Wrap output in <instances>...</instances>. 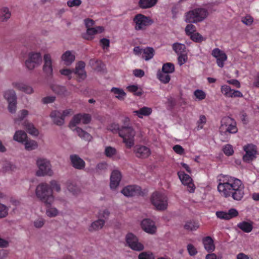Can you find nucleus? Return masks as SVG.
Instances as JSON below:
<instances>
[{"label": "nucleus", "mask_w": 259, "mask_h": 259, "mask_svg": "<svg viewBox=\"0 0 259 259\" xmlns=\"http://www.w3.org/2000/svg\"><path fill=\"white\" fill-rule=\"evenodd\" d=\"M244 187L241 181L236 178L230 177L226 182L220 183L218 190L225 197L231 196L237 201L241 200L244 195Z\"/></svg>", "instance_id": "obj_1"}, {"label": "nucleus", "mask_w": 259, "mask_h": 259, "mask_svg": "<svg viewBox=\"0 0 259 259\" xmlns=\"http://www.w3.org/2000/svg\"><path fill=\"white\" fill-rule=\"evenodd\" d=\"M35 194L36 197L46 207H51L54 201L51 187L46 183H41L37 185L35 189Z\"/></svg>", "instance_id": "obj_2"}, {"label": "nucleus", "mask_w": 259, "mask_h": 259, "mask_svg": "<svg viewBox=\"0 0 259 259\" xmlns=\"http://www.w3.org/2000/svg\"><path fill=\"white\" fill-rule=\"evenodd\" d=\"M123 125L119 131V136L123 139V142L127 148H131L134 145V137L135 132L130 126V119L127 117H123L122 119Z\"/></svg>", "instance_id": "obj_3"}, {"label": "nucleus", "mask_w": 259, "mask_h": 259, "mask_svg": "<svg viewBox=\"0 0 259 259\" xmlns=\"http://www.w3.org/2000/svg\"><path fill=\"white\" fill-rule=\"evenodd\" d=\"M208 15L207 10L199 8L189 11L186 14L185 21L188 23H197L202 21Z\"/></svg>", "instance_id": "obj_4"}, {"label": "nucleus", "mask_w": 259, "mask_h": 259, "mask_svg": "<svg viewBox=\"0 0 259 259\" xmlns=\"http://www.w3.org/2000/svg\"><path fill=\"white\" fill-rule=\"evenodd\" d=\"M84 23L87 29L86 33L83 34L82 37L85 39L92 40L95 34L101 33L104 30V28L103 26L92 27L95 24V21L90 18L85 19Z\"/></svg>", "instance_id": "obj_5"}, {"label": "nucleus", "mask_w": 259, "mask_h": 259, "mask_svg": "<svg viewBox=\"0 0 259 259\" xmlns=\"http://www.w3.org/2000/svg\"><path fill=\"white\" fill-rule=\"evenodd\" d=\"M235 121L229 116L224 117L221 120L220 132L221 135H227L229 134H235L237 132Z\"/></svg>", "instance_id": "obj_6"}, {"label": "nucleus", "mask_w": 259, "mask_h": 259, "mask_svg": "<svg viewBox=\"0 0 259 259\" xmlns=\"http://www.w3.org/2000/svg\"><path fill=\"white\" fill-rule=\"evenodd\" d=\"M151 201L156 209L164 210L167 206V199L166 196L158 192H154L151 196Z\"/></svg>", "instance_id": "obj_7"}, {"label": "nucleus", "mask_w": 259, "mask_h": 259, "mask_svg": "<svg viewBox=\"0 0 259 259\" xmlns=\"http://www.w3.org/2000/svg\"><path fill=\"white\" fill-rule=\"evenodd\" d=\"M38 170L36 172V175L39 177L48 175L51 176L53 174L51 169V165L49 161L46 159L39 158L36 161Z\"/></svg>", "instance_id": "obj_8"}, {"label": "nucleus", "mask_w": 259, "mask_h": 259, "mask_svg": "<svg viewBox=\"0 0 259 259\" xmlns=\"http://www.w3.org/2000/svg\"><path fill=\"white\" fill-rule=\"evenodd\" d=\"M126 245L131 249L136 251H141L144 250V246L139 242L138 238L132 233H128L125 237Z\"/></svg>", "instance_id": "obj_9"}, {"label": "nucleus", "mask_w": 259, "mask_h": 259, "mask_svg": "<svg viewBox=\"0 0 259 259\" xmlns=\"http://www.w3.org/2000/svg\"><path fill=\"white\" fill-rule=\"evenodd\" d=\"M136 30H145L146 27L150 25L153 21L149 18L143 14H138L134 18Z\"/></svg>", "instance_id": "obj_10"}, {"label": "nucleus", "mask_w": 259, "mask_h": 259, "mask_svg": "<svg viewBox=\"0 0 259 259\" xmlns=\"http://www.w3.org/2000/svg\"><path fill=\"white\" fill-rule=\"evenodd\" d=\"M4 97L8 102V109L11 113H15L16 110L17 97L13 90H8L4 93Z\"/></svg>", "instance_id": "obj_11"}, {"label": "nucleus", "mask_w": 259, "mask_h": 259, "mask_svg": "<svg viewBox=\"0 0 259 259\" xmlns=\"http://www.w3.org/2000/svg\"><path fill=\"white\" fill-rule=\"evenodd\" d=\"M42 61L41 55L40 53H30L29 58L25 62L26 67L29 70H32L38 65Z\"/></svg>", "instance_id": "obj_12"}, {"label": "nucleus", "mask_w": 259, "mask_h": 259, "mask_svg": "<svg viewBox=\"0 0 259 259\" xmlns=\"http://www.w3.org/2000/svg\"><path fill=\"white\" fill-rule=\"evenodd\" d=\"M243 149L245 152V155L243 156L244 161L249 163L255 158V155L257 154V148L255 145L252 144H247L243 147Z\"/></svg>", "instance_id": "obj_13"}, {"label": "nucleus", "mask_w": 259, "mask_h": 259, "mask_svg": "<svg viewBox=\"0 0 259 259\" xmlns=\"http://www.w3.org/2000/svg\"><path fill=\"white\" fill-rule=\"evenodd\" d=\"M91 120L90 114H76L70 122V127H74L79 123L88 124Z\"/></svg>", "instance_id": "obj_14"}, {"label": "nucleus", "mask_w": 259, "mask_h": 259, "mask_svg": "<svg viewBox=\"0 0 259 259\" xmlns=\"http://www.w3.org/2000/svg\"><path fill=\"white\" fill-rule=\"evenodd\" d=\"M178 174L182 183L187 186L188 191L190 193L194 192L195 187L192 182V178L184 172H179Z\"/></svg>", "instance_id": "obj_15"}, {"label": "nucleus", "mask_w": 259, "mask_h": 259, "mask_svg": "<svg viewBox=\"0 0 259 259\" xmlns=\"http://www.w3.org/2000/svg\"><path fill=\"white\" fill-rule=\"evenodd\" d=\"M142 229L146 233L154 234L156 231L155 223L149 219H143L141 222Z\"/></svg>", "instance_id": "obj_16"}, {"label": "nucleus", "mask_w": 259, "mask_h": 259, "mask_svg": "<svg viewBox=\"0 0 259 259\" xmlns=\"http://www.w3.org/2000/svg\"><path fill=\"white\" fill-rule=\"evenodd\" d=\"M211 55L217 59L218 66L221 68L223 67L224 62L227 59L226 54L219 48H215L212 51Z\"/></svg>", "instance_id": "obj_17"}, {"label": "nucleus", "mask_w": 259, "mask_h": 259, "mask_svg": "<svg viewBox=\"0 0 259 259\" xmlns=\"http://www.w3.org/2000/svg\"><path fill=\"white\" fill-rule=\"evenodd\" d=\"M70 164L75 169L82 170L85 166V161L77 154H72L69 156Z\"/></svg>", "instance_id": "obj_18"}, {"label": "nucleus", "mask_w": 259, "mask_h": 259, "mask_svg": "<svg viewBox=\"0 0 259 259\" xmlns=\"http://www.w3.org/2000/svg\"><path fill=\"white\" fill-rule=\"evenodd\" d=\"M85 66V64L83 61H79L76 65L74 73L77 77V81L79 82L84 80L87 77L86 72L84 70Z\"/></svg>", "instance_id": "obj_19"}, {"label": "nucleus", "mask_w": 259, "mask_h": 259, "mask_svg": "<svg viewBox=\"0 0 259 259\" xmlns=\"http://www.w3.org/2000/svg\"><path fill=\"white\" fill-rule=\"evenodd\" d=\"M122 176L120 171L118 170H113L110 176V188L112 190L116 189L119 186L121 180Z\"/></svg>", "instance_id": "obj_20"}, {"label": "nucleus", "mask_w": 259, "mask_h": 259, "mask_svg": "<svg viewBox=\"0 0 259 259\" xmlns=\"http://www.w3.org/2000/svg\"><path fill=\"white\" fill-rule=\"evenodd\" d=\"M216 215L220 219L229 220L237 217L238 215V212L235 208H231L228 212L223 211H217Z\"/></svg>", "instance_id": "obj_21"}, {"label": "nucleus", "mask_w": 259, "mask_h": 259, "mask_svg": "<svg viewBox=\"0 0 259 259\" xmlns=\"http://www.w3.org/2000/svg\"><path fill=\"white\" fill-rule=\"evenodd\" d=\"M44 65L43 66L44 71L48 75H52L53 72L52 62L50 54H45L44 57Z\"/></svg>", "instance_id": "obj_22"}, {"label": "nucleus", "mask_w": 259, "mask_h": 259, "mask_svg": "<svg viewBox=\"0 0 259 259\" xmlns=\"http://www.w3.org/2000/svg\"><path fill=\"white\" fill-rule=\"evenodd\" d=\"M135 152L137 157L145 158L148 157L151 154L150 150L149 148L140 146L135 148Z\"/></svg>", "instance_id": "obj_23"}, {"label": "nucleus", "mask_w": 259, "mask_h": 259, "mask_svg": "<svg viewBox=\"0 0 259 259\" xmlns=\"http://www.w3.org/2000/svg\"><path fill=\"white\" fill-rule=\"evenodd\" d=\"M12 85L17 90L26 94H30L33 92V90L31 86L28 85L22 82H13Z\"/></svg>", "instance_id": "obj_24"}, {"label": "nucleus", "mask_w": 259, "mask_h": 259, "mask_svg": "<svg viewBox=\"0 0 259 259\" xmlns=\"http://www.w3.org/2000/svg\"><path fill=\"white\" fill-rule=\"evenodd\" d=\"M140 190V187L136 185H130L124 188L121 193L125 196L130 197L136 195Z\"/></svg>", "instance_id": "obj_25"}, {"label": "nucleus", "mask_w": 259, "mask_h": 259, "mask_svg": "<svg viewBox=\"0 0 259 259\" xmlns=\"http://www.w3.org/2000/svg\"><path fill=\"white\" fill-rule=\"evenodd\" d=\"M204 248L209 252H212L214 250L215 245L214 244L212 238L210 236H207L202 239Z\"/></svg>", "instance_id": "obj_26"}, {"label": "nucleus", "mask_w": 259, "mask_h": 259, "mask_svg": "<svg viewBox=\"0 0 259 259\" xmlns=\"http://www.w3.org/2000/svg\"><path fill=\"white\" fill-rule=\"evenodd\" d=\"M105 221L102 219H99L93 222L89 227V231L93 232L101 229L105 225Z\"/></svg>", "instance_id": "obj_27"}, {"label": "nucleus", "mask_w": 259, "mask_h": 259, "mask_svg": "<svg viewBox=\"0 0 259 259\" xmlns=\"http://www.w3.org/2000/svg\"><path fill=\"white\" fill-rule=\"evenodd\" d=\"M22 124L29 134L35 137L39 135L38 130L31 123L26 120L23 122Z\"/></svg>", "instance_id": "obj_28"}, {"label": "nucleus", "mask_w": 259, "mask_h": 259, "mask_svg": "<svg viewBox=\"0 0 259 259\" xmlns=\"http://www.w3.org/2000/svg\"><path fill=\"white\" fill-rule=\"evenodd\" d=\"M62 60L66 65H70L75 60V56L71 51H66L62 56Z\"/></svg>", "instance_id": "obj_29"}, {"label": "nucleus", "mask_w": 259, "mask_h": 259, "mask_svg": "<svg viewBox=\"0 0 259 259\" xmlns=\"http://www.w3.org/2000/svg\"><path fill=\"white\" fill-rule=\"evenodd\" d=\"M237 227L245 233L250 232L253 229V223L251 222L243 221L237 224Z\"/></svg>", "instance_id": "obj_30"}, {"label": "nucleus", "mask_w": 259, "mask_h": 259, "mask_svg": "<svg viewBox=\"0 0 259 259\" xmlns=\"http://www.w3.org/2000/svg\"><path fill=\"white\" fill-rule=\"evenodd\" d=\"M154 50L151 47H146L143 49L142 57L146 61L151 59L154 55Z\"/></svg>", "instance_id": "obj_31"}, {"label": "nucleus", "mask_w": 259, "mask_h": 259, "mask_svg": "<svg viewBox=\"0 0 259 259\" xmlns=\"http://www.w3.org/2000/svg\"><path fill=\"white\" fill-rule=\"evenodd\" d=\"M27 138L26 133L23 131H18L16 132L14 135L13 139L15 141L20 143L25 142Z\"/></svg>", "instance_id": "obj_32"}, {"label": "nucleus", "mask_w": 259, "mask_h": 259, "mask_svg": "<svg viewBox=\"0 0 259 259\" xmlns=\"http://www.w3.org/2000/svg\"><path fill=\"white\" fill-rule=\"evenodd\" d=\"M66 114H51L54 123L57 125H62L64 123V118Z\"/></svg>", "instance_id": "obj_33"}, {"label": "nucleus", "mask_w": 259, "mask_h": 259, "mask_svg": "<svg viewBox=\"0 0 259 259\" xmlns=\"http://www.w3.org/2000/svg\"><path fill=\"white\" fill-rule=\"evenodd\" d=\"M157 2V0H140L139 5L142 9H147L154 6Z\"/></svg>", "instance_id": "obj_34"}, {"label": "nucleus", "mask_w": 259, "mask_h": 259, "mask_svg": "<svg viewBox=\"0 0 259 259\" xmlns=\"http://www.w3.org/2000/svg\"><path fill=\"white\" fill-rule=\"evenodd\" d=\"M11 16V13L7 7H3L0 10V20L5 21L8 20Z\"/></svg>", "instance_id": "obj_35"}, {"label": "nucleus", "mask_w": 259, "mask_h": 259, "mask_svg": "<svg viewBox=\"0 0 259 259\" xmlns=\"http://www.w3.org/2000/svg\"><path fill=\"white\" fill-rule=\"evenodd\" d=\"M111 92L115 95V97L120 100H124L126 96V93L124 91L119 88H112L111 90Z\"/></svg>", "instance_id": "obj_36"}, {"label": "nucleus", "mask_w": 259, "mask_h": 259, "mask_svg": "<svg viewBox=\"0 0 259 259\" xmlns=\"http://www.w3.org/2000/svg\"><path fill=\"white\" fill-rule=\"evenodd\" d=\"M90 64L94 70L97 71H101L104 66V64L101 61L94 59L90 60Z\"/></svg>", "instance_id": "obj_37"}, {"label": "nucleus", "mask_w": 259, "mask_h": 259, "mask_svg": "<svg viewBox=\"0 0 259 259\" xmlns=\"http://www.w3.org/2000/svg\"><path fill=\"white\" fill-rule=\"evenodd\" d=\"M169 73H166L162 71L158 72L157 76L158 79L163 83H168L170 79V75H168Z\"/></svg>", "instance_id": "obj_38"}, {"label": "nucleus", "mask_w": 259, "mask_h": 259, "mask_svg": "<svg viewBox=\"0 0 259 259\" xmlns=\"http://www.w3.org/2000/svg\"><path fill=\"white\" fill-rule=\"evenodd\" d=\"M38 144L33 140H26L25 142V148L27 151H31L37 149Z\"/></svg>", "instance_id": "obj_39"}, {"label": "nucleus", "mask_w": 259, "mask_h": 259, "mask_svg": "<svg viewBox=\"0 0 259 259\" xmlns=\"http://www.w3.org/2000/svg\"><path fill=\"white\" fill-rule=\"evenodd\" d=\"M199 225L198 222L194 221H189L186 223L184 228L189 231H194L198 229Z\"/></svg>", "instance_id": "obj_40"}, {"label": "nucleus", "mask_w": 259, "mask_h": 259, "mask_svg": "<svg viewBox=\"0 0 259 259\" xmlns=\"http://www.w3.org/2000/svg\"><path fill=\"white\" fill-rule=\"evenodd\" d=\"M194 100L195 101H202L204 100L206 96V93L202 90L197 89L193 93Z\"/></svg>", "instance_id": "obj_41"}, {"label": "nucleus", "mask_w": 259, "mask_h": 259, "mask_svg": "<svg viewBox=\"0 0 259 259\" xmlns=\"http://www.w3.org/2000/svg\"><path fill=\"white\" fill-rule=\"evenodd\" d=\"M75 131H76L78 136L80 138L85 140H90L91 139V135L87 133L86 132L83 131L81 128L79 127H77L75 128Z\"/></svg>", "instance_id": "obj_42"}, {"label": "nucleus", "mask_w": 259, "mask_h": 259, "mask_svg": "<svg viewBox=\"0 0 259 259\" xmlns=\"http://www.w3.org/2000/svg\"><path fill=\"white\" fill-rule=\"evenodd\" d=\"M185 46L180 43H175L172 45V49L177 54H182V53L185 52Z\"/></svg>", "instance_id": "obj_43"}, {"label": "nucleus", "mask_w": 259, "mask_h": 259, "mask_svg": "<svg viewBox=\"0 0 259 259\" xmlns=\"http://www.w3.org/2000/svg\"><path fill=\"white\" fill-rule=\"evenodd\" d=\"M138 259H155V256L151 251H143L139 254Z\"/></svg>", "instance_id": "obj_44"}, {"label": "nucleus", "mask_w": 259, "mask_h": 259, "mask_svg": "<svg viewBox=\"0 0 259 259\" xmlns=\"http://www.w3.org/2000/svg\"><path fill=\"white\" fill-rule=\"evenodd\" d=\"M161 71L166 73H172L175 71L174 65L171 63H165L163 65Z\"/></svg>", "instance_id": "obj_45"}, {"label": "nucleus", "mask_w": 259, "mask_h": 259, "mask_svg": "<svg viewBox=\"0 0 259 259\" xmlns=\"http://www.w3.org/2000/svg\"><path fill=\"white\" fill-rule=\"evenodd\" d=\"M222 93L226 97L230 98L232 93L233 89H231L230 87L227 85H223L221 88Z\"/></svg>", "instance_id": "obj_46"}, {"label": "nucleus", "mask_w": 259, "mask_h": 259, "mask_svg": "<svg viewBox=\"0 0 259 259\" xmlns=\"http://www.w3.org/2000/svg\"><path fill=\"white\" fill-rule=\"evenodd\" d=\"M53 91L56 94L60 95H65V88L59 85H54L52 87Z\"/></svg>", "instance_id": "obj_47"}, {"label": "nucleus", "mask_w": 259, "mask_h": 259, "mask_svg": "<svg viewBox=\"0 0 259 259\" xmlns=\"http://www.w3.org/2000/svg\"><path fill=\"white\" fill-rule=\"evenodd\" d=\"M46 210V214L49 217H55L58 214V211L56 208L49 207Z\"/></svg>", "instance_id": "obj_48"}, {"label": "nucleus", "mask_w": 259, "mask_h": 259, "mask_svg": "<svg viewBox=\"0 0 259 259\" xmlns=\"http://www.w3.org/2000/svg\"><path fill=\"white\" fill-rule=\"evenodd\" d=\"M16 168L15 166L9 162H6L3 166V170L4 172L13 171Z\"/></svg>", "instance_id": "obj_49"}, {"label": "nucleus", "mask_w": 259, "mask_h": 259, "mask_svg": "<svg viewBox=\"0 0 259 259\" xmlns=\"http://www.w3.org/2000/svg\"><path fill=\"white\" fill-rule=\"evenodd\" d=\"M107 168V164L105 162H100L98 163L95 168L96 172L99 173L101 171H104Z\"/></svg>", "instance_id": "obj_50"}, {"label": "nucleus", "mask_w": 259, "mask_h": 259, "mask_svg": "<svg viewBox=\"0 0 259 259\" xmlns=\"http://www.w3.org/2000/svg\"><path fill=\"white\" fill-rule=\"evenodd\" d=\"M116 149L112 147L109 146L106 148L105 150V155L109 157H112V156L116 154Z\"/></svg>", "instance_id": "obj_51"}, {"label": "nucleus", "mask_w": 259, "mask_h": 259, "mask_svg": "<svg viewBox=\"0 0 259 259\" xmlns=\"http://www.w3.org/2000/svg\"><path fill=\"white\" fill-rule=\"evenodd\" d=\"M191 39L195 42H202L204 39L203 36L199 33H194L190 35Z\"/></svg>", "instance_id": "obj_52"}, {"label": "nucleus", "mask_w": 259, "mask_h": 259, "mask_svg": "<svg viewBox=\"0 0 259 259\" xmlns=\"http://www.w3.org/2000/svg\"><path fill=\"white\" fill-rule=\"evenodd\" d=\"M185 31L187 35H191L196 31V27L193 24H188L186 27Z\"/></svg>", "instance_id": "obj_53"}, {"label": "nucleus", "mask_w": 259, "mask_h": 259, "mask_svg": "<svg viewBox=\"0 0 259 259\" xmlns=\"http://www.w3.org/2000/svg\"><path fill=\"white\" fill-rule=\"evenodd\" d=\"M223 151L228 156L232 155L234 152L232 146L229 144L226 145L224 147Z\"/></svg>", "instance_id": "obj_54"}, {"label": "nucleus", "mask_w": 259, "mask_h": 259, "mask_svg": "<svg viewBox=\"0 0 259 259\" xmlns=\"http://www.w3.org/2000/svg\"><path fill=\"white\" fill-rule=\"evenodd\" d=\"M206 117L204 115H201L200 116L199 120L197 121V130H199L200 129L202 128L204 124L206 123Z\"/></svg>", "instance_id": "obj_55"}, {"label": "nucleus", "mask_w": 259, "mask_h": 259, "mask_svg": "<svg viewBox=\"0 0 259 259\" xmlns=\"http://www.w3.org/2000/svg\"><path fill=\"white\" fill-rule=\"evenodd\" d=\"M100 44L104 50L108 49L110 46V40L106 38H102L100 40Z\"/></svg>", "instance_id": "obj_56"}, {"label": "nucleus", "mask_w": 259, "mask_h": 259, "mask_svg": "<svg viewBox=\"0 0 259 259\" xmlns=\"http://www.w3.org/2000/svg\"><path fill=\"white\" fill-rule=\"evenodd\" d=\"M127 90L131 92L134 93L137 96H141L142 95V93L141 92H138V87L136 85H131L127 87Z\"/></svg>", "instance_id": "obj_57"}, {"label": "nucleus", "mask_w": 259, "mask_h": 259, "mask_svg": "<svg viewBox=\"0 0 259 259\" xmlns=\"http://www.w3.org/2000/svg\"><path fill=\"white\" fill-rule=\"evenodd\" d=\"M152 110L151 108L143 107L138 110H135L133 113H151Z\"/></svg>", "instance_id": "obj_58"}, {"label": "nucleus", "mask_w": 259, "mask_h": 259, "mask_svg": "<svg viewBox=\"0 0 259 259\" xmlns=\"http://www.w3.org/2000/svg\"><path fill=\"white\" fill-rule=\"evenodd\" d=\"M241 21L246 25H250L252 24L253 19L250 16L246 15V16L242 18Z\"/></svg>", "instance_id": "obj_59"}, {"label": "nucleus", "mask_w": 259, "mask_h": 259, "mask_svg": "<svg viewBox=\"0 0 259 259\" xmlns=\"http://www.w3.org/2000/svg\"><path fill=\"white\" fill-rule=\"evenodd\" d=\"M81 4V0H69L67 2V6L69 7H78Z\"/></svg>", "instance_id": "obj_60"}, {"label": "nucleus", "mask_w": 259, "mask_h": 259, "mask_svg": "<svg viewBox=\"0 0 259 259\" xmlns=\"http://www.w3.org/2000/svg\"><path fill=\"white\" fill-rule=\"evenodd\" d=\"M8 214V208L4 204L0 203V218H4Z\"/></svg>", "instance_id": "obj_61"}, {"label": "nucleus", "mask_w": 259, "mask_h": 259, "mask_svg": "<svg viewBox=\"0 0 259 259\" xmlns=\"http://www.w3.org/2000/svg\"><path fill=\"white\" fill-rule=\"evenodd\" d=\"M187 59H188V57H187V55L181 54L178 58V61L179 64L180 66H182V65H183L184 63H185L186 62V61H187Z\"/></svg>", "instance_id": "obj_62"}, {"label": "nucleus", "mask_w": 259, "mask_h": 259, "mask_svg": "<svg viewBox=\"0 0 259 259\" xmlns=\"http://www.w3.org/2000/svg\"><path fill=\"white\" fill-rule=\"evenodd\" d=\"M187 250L191 256H194L197 253L196 248L191 244H189L187 245Z\"/></svg>", "instance_id": "obj_63"}, {"label": "nucleus", "mask_w": 259, "mask_h": 259, "mask_svg": "<svg viewBox=\"0 0 259 259\" xmlns=\"http://www.w3.org/2000/svg\"><path fill=\"white\" fill-rule=\"evenodd\" d=\"M50 184L51 186L52 189H54L56 190L57 192H59L61 190L60 185L58 183V182L55 180L51 181L50 182Z\"/></svg>", "instance_id": "obj_64"}]
</instances>
